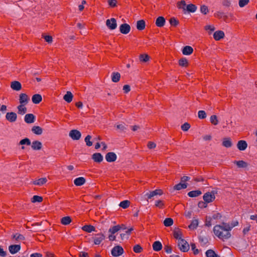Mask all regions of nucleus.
Returning <instances> with one entry per match:
<instances>
[{"mask_svg": "<svg viewBox=\"0 0 257 257\" xmlns=\"http://www.w3.org/2000/svg\"><path fill=\"white\" fill-rule=\"evenodd\" d=\"M177 7L185 13L186 12L194 13L197 10V7L194 5L192 4L187 5L184 1L179 2L177 3Z\"/></svg>", "mask_w": 257, "mask_h": 257, "instance_id": "f03ea898", "label": "nucleus"}, {"mask_svg": "<svg viewBox=\"0 0 257 257\" xmlns=\"http://www.w3.org/2000/svg\"><path fill=\"white\" fill-rule=\"evenodd\" d=\"M206 255L207 257H219L215 253V252L213 250H211V249L208 250L206 252Z\"/></svg>", "mask_w": 257, "mask_h": 257, "instance_id": "3c124183", "label": "nucleus"}, {"mask_svg": "<svg viewBox=\"0 0 257 257\" xmlns=\"http://www.w3.org/2000/svg\"><path fill=\"white\" fill-rule=\"evenodd\" d=\"M29 97L26 93H21L19 95L20 104L27 105L29 101Z\"/></svg>", "mask_w": 257, "mask_h": 257, "instance_id": "f8f14e48", "label": "nucleus"}, {"mask_svg": "<svg viewBox=\"0 0 257 257\" xmlns=\"http://www.w3.org/2000/svg\"><path fill=\"white\" fill-rule=\"evenodd\" d=\"M82 229L88 233L95 231V228L91 225H84L82 227Z\"/></svg>", "mask_w": 257, "mask_h": 257, "instance_id": "f704fd0d", "label": "nucleus"}, {"mask_svg": "<svg viewBox=\"0 0 257 257\" xmlns=\"http://www.w3.org/2000/svg\"><path fill=\"white\" fill-rule=\"evenodd\" d=\"M145 22L143 20H139L137 22L136 27L138 30H143L145 28Z\"/></svg>", "mask_w": 257, "mask_h": 257, "instance_id": "72a5a7b5", "label": "nucleus"}, {"mask_svg": "<svg viewBox=\"0 0 257 257\" xmlns=\"http://www.w3.org/2000/svg\"><path fill=\"white\" fill-rule=\"evenodd\" d=\"M211 217L212 219L219 220L221 218L222 215L220 213L216 212L214 213Z\"/></svg>", "mask_w": 257, "mask_h": 257, "instance_id": "e2e57ef3", "label": "nucleus"}, {"mask_svg": "<svg viewBox=\"0 0 257 257\" xmlns=\"http://www.w3.org/2000/svg\"><path fill=\"white\" fill-rule=\"evenodd\" d=\"M119 30L122 34H127L130 32L131 27L127 24H123L120 26Z\"/></svg>", "mask_w": 257, "mask_h": 257, "instance_id": "dca6fc26", "label": "nucleus"}, {"mask_svg": "<svg viewBox=\"0 0 257 257\" xmlns=\"http://www.w3.org/2000/svg\"><path fill=\"white\" fill-rule=\"evenodd\" d=\"M231 229L232 226H230L229 223L223 222L215 225L213 231L217 237L224 241L231 237V234L230 231Z\"/></svg>", "mask_w": 257, "mask_h": 257, "instance_id": "f257e3e1", "label": "nucleus"}, {"mask_svg": "<svg viewBox=\"0 0 257 257\" xmlns=\"http://www.w3.org/2000/svg\"><path fill=\"white\" fill-rule=\"evenodd\" d=\"M35 118V116L33 114L29 113L25 116L24 120L28 123H32L34 122Z\"/></svg>", "mask_w": 257, "mask_h": 257, "instance_id": "5701e85b", "label": "nucleus"}, {"mask_svg": "<svg viewBox=\"0 0 257 257\" xmlns=\"http://www.w3.org/2000/svg\"><path fill=\"white\" fill-rule=\"evenodd\" d=\"M26 104H20L18 106V113L20 114L23 115L27 112V108Z\"/></svg>", "mask_w": 257, "mask_h": 257, "instance_id": "c756f323", "label": "nucleus"}, {"mask_svg": "<svg viewBox=\"0 0 257 257\" xmlns=\"http://www.w3.org/2000/svg\"><path fill=\"white\" fill-rule=\"evenodd\" d=\"M42 201L43 198L41 196L37 195L34 196L31 199V201L33 203L41 202Z\"/></svg>", "mask_w": 257, "mask_h": 257, "instance_id": "09e8293b", "label": "nucleus"}, {"mask_svg": "<svg viewBox=\"0 0 257 257\" xmlns=\"http://www.w3.org/2000/svg\"><path fill=\"white\" fill-rule=\"evenodd\" d=\"M11 88L14 90L20 91L22 89V85L20 82L14 81L11 83Z\"/></svg>", "mask_w": 257, "mask_h": 257, "instance_id": "a211bd4d", "label": "nucleus"}, {"mask_svg": "<svg viewBox=\"0 0 257 257\" xmlns=\"http://www.w3.org/2000/svg\"><path fill=\"white\" fill-rule=\"evenodd\" d=\"M107 3L109 7L114 8L117 6V0H107Z\"/></svg>", "mask_w": 257, "mask_h": 257, "instance_id": "6e6d98bb", "label": "nucleus"}, {"mask_svg": "<svg viewBox=\"0 0 257 257\" xmlns=\"http://www.w3.org/2000/svg\"><path fill=\"white\" fill-rule=\"evenodd\" d=\"M222 145L226 148H231L233 145L232 140L228 137L224 138L222 139Z\"/></svg>", "mask_w": 257, "mask_h": 257, "instance_id": "4468645a", "label": "nucleus"}, {"mask_svg": "<svg viewBox=\"0 0 257 257\" xmlns=\"http://www.w3.org/2000/svg\"><path fill=\"white\" fill-rule=\"evenodd\" d=\"M201 194V192L200 190L192 191L188 193V195L190 197H195Z\"/></svg>", "mask_w": 257, "mask_h": 257, "instance_id": "a19ab883", "label": "nucleus"}, {"mask_svg": "<svg viewBox=\"0 0 257 257\" xmlns=\"http://www.w3.org/2000/svg\"><path fill=\"white\" fill-rule=\"evenodd\" d=\"M234 166L241 170L247 169L249 165L246 162H233Z\"/></svg>", "mask_w": 257, "mask_h": 257, "instance_id": "9b49d317", "label": "nucleus"}, {"mask_svg": "<svg viewBox=\"0 0 257 257\" xmlns=\"http://www.w3.org/2000/svg\"><path fill=\"white\" fill-rule=\"evenodd\" d=\"M106 25L109 29L111 30H114L117 27L116 21L114 18L107 19L106 21Z\"/></svg>", "mask_w": 257, "mask_h": 257, "instance_id": "6e6552de", "label": "nucleus"}, {"mask_svg": "<svg viewBox=\"0 0 257 257\" xmlns=\"http://www.w3.org/2000/svg\"><path fill=\"white\" fill-rule=\"evenodd\" d=\"M190 127L191 125L189 123L185 122L181 125V128L183 131L187 132L189 130Z\"/></svg>", "mask_w": 257, "mask_h": 257, "instance_id": "4d7b16f0", "label": "nucleus"}, {"mask_svg": "<svg viewBox=\"0 0 257 257\" xmlns=\"http://www.w3.org/2000/svg\"><path fill=\"white\" fill-rule=\"evenodd\" d=\"M30 145L32 149L34 151H39L43 147L42 143L38 140L33 141Z\"/></svg>", "mask_w": 257, "mask_h": 257, "instance_id": "9d476101", "label": "nucleus"}, {"mask_svg": "<svg viewBox=\"0 0 257 257\" xmlns=\"http://www.w3.org/2000/svg\"><path fill=\"white\" fill-rule=\"evenodd\" d=\"M116 127L120 132H124L126 130L125 124L123 123L116 124Z\"/></svg>", "mask_w": 257, "mask_h": 257, "instance_id": "a18cd8bd", "label": "nucleus"}, {"mask_svg": "<svg viewBox=\"0 0 257 257\" xmlns=\"http://www.w3.org/2000/svg\"><path fill=\"white\" fill-rule=\"evenodd\" d=\"M204 29L206 31H208L209 33L215 30V27L212 25H207L205 26Z\"/></svg>", "mask_w": 257, "mask_h": 257, "instance_id": "5fc2aeb1", "label": "nucleus"}, {"mask_svg": "<svg viewBox=\"0 0 257 257\" xmlns=\"http://www.w3.org/2000/svg\"><path fill=\"white\" fill-rule=\"evenodd\" d=\"M130 205V201L128 200H127L121 201L119 204V206L123 209L127 208V207H129Z\"/></svg>", "mask_w": 257, "mask_h": 257, "instance_id": "c03bdc74", "label": "nucleus"}, {"mask_svg": "<svg viewBox=\"0 0 257 257\" xmlns=\"http://www.w3.org/2000/svg\"><path fill=\"white\" fill-rule=\"evenodd\" d=\"M71 218L69 216L62 217L61 219V223L65 225L69 224L71 222Z\"/></svg>", "mask_w": 257, "mask_h": 257, "instance_id": "58836bf2", "label": "nucleus"}, {"mask_svg": "<svg viewBox=\"0 0 257 257\" xmlns=\"http://www.w3.org/2000/svg\"><path fill=\"white\" fill-rule=\"evenodd\" d=\"M174 237L178 240V241L183 239L182 238V233L181 232L178 230H175L174 231Z\"/></svg>", "mask_w": 257, "mask_h": 257, "instance_id": "8fccbe9b", "label": "nucleus"}, {"mask_svg": "<svg viewBox=\"0 0 257 257\" xmlns=\"http://www.w3.org/2000/svg\"><path fill=\"white\" fill-rule=\"evenodd\" d=\"M211 220L212 218L211 217H206L205 225L208 227H210L212 225Z\"/></svg>", "mask_w": 257, "mask_h": 257, "instance_id": "0e129e2a", "label": "nucleus"}, {"mask_svg": "<svg viewBox=\"0 0 257 257\" xmlns=\"http://www.w3.org/2000/svg\"><path fill=\"white\" fill-rule=\"evenodd\" d=\"M188 61L185 58H182L179 61V64L181 67H187L188 65Z\"/></svg>", "mask_w": 257, "mask_h": 257, "instance_id": "79ce46f5", "label": "nucleus"}, {"mask_svg": "<svg viewBox=\"0 0 257 257\" xmlns=\"http://www.w3.org/2000/svg\"><path fill=\"white\" fill-rule=\"evenodd\" d=\"M91 136L90 135L87 136L85 139V142L86 143V146L90 147L92 145V142L91 141Z\"/></svg>", "mask_w": 257, "mask_h": 257, "instance_id": "864d4df0", "label": "nucleus"}, {"mask_svg": "<svg viewBox=\"0 0 257 257\" xmlns=\"http://www.w3.org/2000/svg\"><path fill=\"white\" fill-rule=\"evenodd\" d=\"M73 95L70 91H67L66 93L63 96L64 100L68 103L72 101Z\"/></svg>", "mask_w": 257, "mask_h": 257, "instance_id": "7c9ffc66", "label": "nucleus"}, {"mask_svg": "<svg viewBox=\"0 0 257 257\" xmlns=\"http://www.w3.org/2000/svg\"><path fill=\"white\" fill-rule=\"evenodd\" d=\"M153 249L155 251H159L162 248V245L159 241H155L153 244Z\"/></svg>", "mask_w": 257, "mask_h": 257, "instance_id": "e433bc0d", "label": "nucleus"}, {"mask_svg": "<svg viewBox=\"0 0 257 257\" xmlns=\"http://www.w3.org/2000/svg\"><path fill=\"white\" fill-rule=\"evenodd\" d=\"M85 182V179L82 177L75 179L74 183L76 186H79L83 185Z\"/></svg>", "mask_w": 257, "mask_h": 257, "instance_id": "2f4dec72", "label": "nucleus"}, {"mask_svg": "<svg viewBox=\"0 0 257 257\" xmlns=\"http://www.w3.org/2000/svg\"><path fill=\"white\" fill-rule=\"evenodd\" d=\"M249 2V0H239V6L240 8H242L246 5Z\"/></svg>", "mask_w": 257, "mask_h": 257, "instance_id": "338daca9", "label": "nucleus"}, {"mask_svg": "<svg viewBox=\"0 0 257 257\" xmlns=\"http://www.w3.org/2000/svg\"><path fill=\"white\" fill-rule=\"evenodd\" d=\"M163 223L166 227L171 226L173 224V220L171 218H167L164 220Z\"/></svg>", "mask_w": 257, "mask_h": 257, "instance_id": "37998d69", "label": "nucleus"}, {"mask_svg": "<svg viewBox=\"0 0 257 257\" xmlns=\"http://www.w3.org/2000/svg\"><path fill=\"white\" fill-rule=\"evenodd\" d=\"M42 100V97L39 94H35L32 97V101L34 104H38Z\"/></svg>", "mask_w": 257, "mask_h": 257, "instance_id": "bb28decb", "label": "nucleus"}, {"mask_svg": "<svg viewBox=\"0 0 257 257\" xmlns=\"http://www.w3.org/2000/svg\"><path fill=\"white\" fill-rule=\"evenodd\" d=\"M206 116V113L204 110H199L198 112V116L200 119H204Z\"/></svg>", "mask_w": 257, "mask_h": 257, "instance_id": "bf43d9fd", "label": "nucleus"}, {"mask_svg": "<svg viewBox=\"0 0 257 257\" xmlns=\"http://www.w3.org/2000/svg\"><path fill=\"white\" fill-rule=\"evenodd\" d=\"M165 204L163 201L157 200L155 202V206L159 208H163Z\"/></svg>", "mask_w": 257, "mask_h": 257, "instance_id": "de8ad7c7", "label": "nucleus"}, {"mask_svg": "<svg viewBox=\"0 0 257 257\" xmlns=\"http://www.w3.org/2000/svg\"><path fill=\"white\" fill-rule=\"evenodd\" d=\"M47 182L46 178H41L36 180L33 182V184L35 185L42 186Z\"/></svg>", "mask_w": 257, "mask_h": 257, "instance_id": "393cba45", "label": "nucleus"}, {"mask_svg": "<svg viewBox=\"0 0 257 257\" xmlns=\"http://www.w3.org/2000/svg\"><path fill=\"white\" fill-rule=\"evenodd\" d=\"M69 136L73 140H78L81 137V134L77 130H72L69 132Z\"/></svg>", "mask_w": 257, "mask_h": 257, "instance_id": "1a4fd4ad", "label": "nucleus"}, {"mask_svg": "<svg viewBox=\"0 0 257 257\" xmlns=\"http://www.w3.org/2000/svg\"><path fill=\"white\" fill-rule=\"evenodd\" d=\"M215 199V193L214 192H207L203 195V200L205 203L213 202Z\"/></svg>", "mask_w": 257, "mask_h": 257, "instance_id": "423d86ee", "label": "nucleus"}, {"mask_svg": "<svg viewBox=\"0 0 257 257\" xmlns=\"http://www.w3.org/2000/svg\"><path fill=\"white\" fill-rule=\"evenodd\" d=\"M121 228L122 227L119 225L113 226L109 229L108 233L115 234V233L120 230Z\"/></svg>", "mask_w": 257, "mask_h": 257, "instance_id": "473e14b6", "label": "nucleus"}, {"mask_svg": "<svg viewBox=\"0 0 257 257\" xmlns=\"http://www.w3.org/2000/svg\"><path fill=\"white\" fill-rule=\"evenodd\" d=\"M32 132L36 135H41L43 132V129L38 125H34L31 129Z\"/></svg>", "mask_w": 257, "mask_h": 257, "instance_id": "aec40b11", "label": "nucleus"}, {"mask_svg": "<svg viewBox=\"0 0 257 257\" xmlns=\"http://www.w3.org/2000/svg\"><path fill=\"white\" fill-rule=\"evenodd\" d=\"M200 12L203 14L206 15L209 12L208 7L205 5L201 6L200 8Z\"/></svg>", "mask_w": 257, "mask_h": 257, "instance_id": "680f3d73", "label": "nucleus"}, {"mask_svg": "<svg viewBox=\"0 0 257 257\" xmlns=\"http://www.w3.org/2000/svg\"><path fill=\"white\" fill-rule=\"evenodd\" d=\"M106 161H115L117 159L116 155L113 152H109L105 156Z\"/></svg>", "mask_w": 257, "mask_h": 257, "instance_id": "cd10ccee", "label": "nucleus"}, {"mask_svg": "<svg viewBox=\"0 0 257 257\" xmlns=\"http://www.w3.org/2000/svg\"><path fill=\"white\" fill-rule=\"evenodd\" d=\"M133 249L135 252L140 253L142 251L143 248L140 245L137 244L134 246Z\"/></svg>", "mask_w": 257, "mask_h": 257, "instance_id": "69168bd1", "label": "nucleus"}, {"mask_svg": "<svg viewBox=\"0 0 257 257\" xmlns=\"http://www.w3.org/2000/svg\"><path fill=\"white\" fill-rule=\"evenodd\" d=\"M21 249V245L19 244L11 245L9 246V250L12 254H15Z\"/></svg>", "mask_w": 257, "mask_h": 257, "instance_id": "f3484780", "label": "nucleus"}, {"mask_svg": "<svg viewBox=\"0 0 257 257\" xmlns=\"http://www.w3.org/2000/svg\"><path fill=\"white\" fill-rule=\"evenodd\" d=\"M43 38L46 42L49 44H51L53 42V38L50 35H43Z\"/></svg>", "mask_w": 257, "mask_h": 257, "instance_id": "13d9d810", "label": "nucleus"}, {"mask_svg": "<svg viewBox=\"0 0 257 257\" xmlns=\"http://www.w3.org/2000/svg\"><path fill=\"white\" fill-rule=\"evenodd\" d=\"M120 77V74L118 72H113L111 75L112 81L114 82H118Z\"/></svg>", "mask_w": 257, "mask_h": 257, "instance_id": "ea45409f", "label": "nucleus"}, {"mask_svg": "<svg viewBox=\"0 0 257 257\" xmlns=\"http://www.w3.org/2000/svg\"><path fill=\"white\" fill-rule=\"evenodd\" d=\"M139 60L141 63H146L150 61V57L146 53L141 54L139 56Z\"/></svg>", "mask_w": 257, "mask_h": 257, "instance_id": "a878e982", "label": "nucleus"}, {"mask_svg": "<svg viewBox=\"0 0 257 257\" xmlns=\"http://www.w3.org/2000/svg\"><path fill=\"white\" fill-rule=\"evenodd\" d=\"M170 24L173 26H177L179 24V21L175 18H172L169 20Z\"/></svg>", "mask_w": 257, "mask_h": 257, "instance_id": "052dcab7", "label": "nucleus"}, {"mask_svg": "<svg viewBox=\"0 0 257 257\" xmlns=\"http://www.w3.org/2000/svg\"><path fill=\"white\" fill-rule=\"evenodd\" d=\"M105 239V236L102 233H100L97 234V236L93 238L94 243L95 245H99Z\"/></svg>", "mask_w": 257, "mask_h": 257, "instance_id": "2eb2a0df", "label": "nucleus"}, {"mask_svg": "<svg viewBox=\"0 0 257 257\" xmlns=\"http://www.w3.org/2000/svg\"><path fill=\"white\" fill-rule=\"evenodd\" d=\"M199 224V220L198 219L194 218L188 227L191 230H194L197 228Z\"/></svg>", "mask_w": 257, "mask_h": 257, "instance_id": "b1692460", "label": "nucleus"}, {"mask_svg": "<svg viewBox=\"0 0 257 257\" xmlns=\"http://www.w3.org/2000/svg\"><path fill=\"white\" fill-rule=\"evenodd\" d=\"M210 122L214 125H217L219 123V119L216 115H212L210 117Z\"/></svg>", "mask_w": 257, "mask_h": 257, "instance_id": "4c0bfd02", "label": "nucleus"}, {"mask_svg": "<svg viewBox=\"0 0 257 257\" xmlns=\"http://www.w3.org/2000/svg\"><path fill=\"white\" fill-rule=\"evenodd\" d=\"M13 238L16 239V240H23L25 239V237L20 234H16L13 236Z\"/></svg>", "mask_w": 257, "mask_h": 257, "instance_id": "774afa93", "label": "nucleus"}, {"mask_svg": "<svg viewBox=\"0 0 257 257\" xmlns=\"http://www.w3.org/2000/svg\"><path fill=\"white\" fill-rule=\"evenodd\" d=\"M190 180V178L188 176H183L181 178V182L175 185L173 189L175 190H180L182 189H185L188 186V184L186 183Z\"/></svg>", "mask_w": 257, "mask_h": 257, "instance_id": "7ed1b4c3", "label": "nucleus"}, {"mask_svg": "<svg viewBox=\"0 0 257 257\" xmlns=\"http://www.w3.org/2000/svg\"><path fill=\"white\" fill-rule=\"evenodd\" d=\"M111 253L114 257L119 256L123 253V249L119 245H116L112 248Z\"/></svg>", "mask_w": 257, "mask_h": 257, "instance_id": "20e7f679", "label": "nucleus"}, {"mask_svg": "<svg viewBox=\"0 0 257 257\" xmlns=\"http://www.w3.org/2000/svg\"><path fill=\"white\" fill-rule=\"evenodd\" d=\"M163 194V191L160 189H158L154 191H149L147 192L145 196L147 197V199H151L156 195L161 196Z\"/></svg>", "mask_w": 257, "mask_h": 257, "instance_id": "39448f33", "label": "nucleus"}, {"mask_svg": "<svg viewBox=\"0 0 257 257\" xmlns=\"http://www.w3.org/2000/svg\"><path fill=\"white\" fill-rule=\"evenodd\" d=\"M166 20L163 17H159L156 20V25L158 27H162L165 24Z\"/></svg>", "mask_w": 257, "mask_h": 257, "instance_id": "4be33fe9", "label": "nucleus"}, {"mask_svg": "<svg viewBox=\"0 0 257 257\" xmlns=\"http://www.w3.org/2000/svg\"><path fill=\"white\" fill-rule=\"evenodd\" d=\"M92 159L94 161H102L103 156L100 153H95L92 155Z\"/></svg>", "mask_w": 257, "mask_h": 257, "instance_id": "49530a36", "label": "nucleus"}, {"mask_svg": "<svg viewBox=\"0 0 257 257\" xmlns=\"http://www.w3.org/2000/svg\"><path fill=\"white\" fill-rule=\"evenodd\" d=\"M6 118L9 121L14 122L17 119V115L14 112H8L6 115Z\"/></svg>", "mask_w": 257, "mask_h": 257, "instance_id": "ddd939ff", "label": "nucleus"}, {"mask_svg": "<svg viewBox=\"0 0 257 257\" xmlns=\"http://www.w3.org/2000/svg\"><path fill=\"white\" fill-rule=\"evenodd\" d=\"M147 147L150 150H155V149L157 148V145L153 142H149L147 144Z\"/></svg>", "mask_w": 257, "mask_h": 257, "instance_id": "603ef678", "label": "nucleus"}, {"mask_svg": "<svg viewBox=\"0 0 257 257\" xmlns=\"http://www.w3.org/2000/svg\"><path fill=\"white\" fill-rule=\"evenodd\" d=\"M224 36V33L222 31H217L213 34V38L216 41H219L223 39Z\"/></svg>", "mask_w": 257, "mask_h": 257, "instance_id": "6ab92c4d", "label": "nucleus"}, {"mask_svg": "<svg viewBox=\"0 0 257 257\" xmlns=\"http://www.w3.org/2000/svg\"><path fill=\"white\" fill-rule=\"evenodd\" d=\"M247 146V144L245 141L240 140L237 144V148L240 151L245 150Z\"/></svg>", "mask_w": 257, "mask_h": 257, "instance_id": "412c9836", "label": "nucleus"}, {"mask_svg": "<svg viewBox=\"0 0 257 257\" xmlns=\"http://www.w3.org/2000/svg\"><path fill=\"white\" fill-rule=\"evenodd\" d=\"M178 245L180 249L183 252L187 251L189 250V244L187 241L183 239L178 241Z\"/></svg>", "mask_w": 257, "mask_h": 257, "instance_id": "0eeeda50", "label": "nucleus"}, {"mask_svg": "<svg viewBox=\"0 0 257 257\" xmlns=\"http://www.w3.org/2000/svg\"><path fill=\"white\" fill-rule=\"evenodd\" d=\"M31 144V142L29 139L28 138H25L24 139H23L21 140L19 142V145H22V149H24L25 147L24 145H27L30 146Z\"/></svg>", "mask_w": 257, "mask_h": 257, "instance_id": "c9c22d12", "label": "nucleus"}, {"mask_svg": "<svg viewBox=\"0 0 257 257\" xmlns=\"http://www.w3.org/2000/svg\"><path fill=\"white\" fill-rule=\"evenodd\" d=\"M193 52V48L189 46L184 47L182 49V53L185 55H189Z\"/></svg>", "mask_w": 257, "mask_h": 257, "instance_id": "c85d7f7f", "label": "nucleus"}]
</instances>
